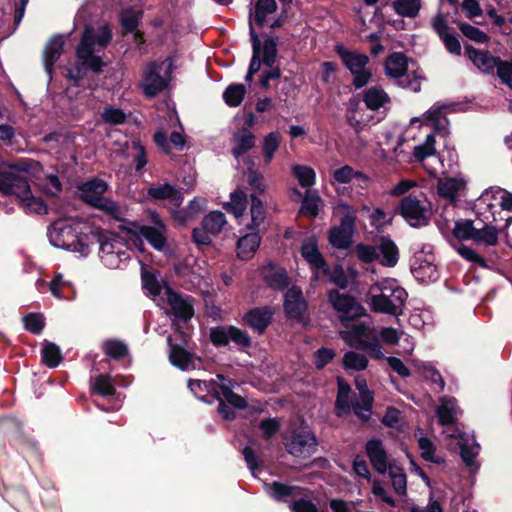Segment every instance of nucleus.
I'll return each instance as SVG.
<instances>
[{
	"label": "nucleus",
	"mask_w": 512,
	"mask_h": 512,
	"mask_svg": "<svg viewBox=\"0 0 512 512\" xmlns=\"http://www.w3.org/2000/svg\"><path fill=\"white\" fill-rule=\"evenodd\" d=\"M366 297L371 311L400 316L408 294L395 278H383L370 285Z\"/></svg>",
	"instance_id": "f257e3e1"
},
{
	"label": "nucleus",
	"mask_w": 512,
	"mask_h": 512,
	"mask_svg": "<svg viewBox=\"0 0 512 512\" xmlns=\"http://www.w3.org/2000/svg\"><path fill=\"white\" fill-rule=\"evenodd\" d=\"M125 235L111 232H101L99 235L100 258L105 266L110 269L121 268L129 258L132 247L143 250V240L132 230L124 231Z\"/></svg>",
	"instance_id": "f03ea898"
},
{
	"label": "nucleus",
	"mask_w": 512,
	"mask_h": 512,
	"mask_svg": "<svg viewBox=\"0 0 512 512\" xmlns=\"http://www.w3.org/2000/svg\"><path fill=\"white\" fill-rule=\"evenodd\" d=\"M111 40V31L107 25H102L96 30L86 28L77 49L79 63L98 73L104 66L100 57L94 55L96 48H104Z\"/></svg>",
	"instance_id": "7ed1b4c3"
},
{
	"label": "nucleus",
	"mask_w": 512,
	"mask_h": 512,
	"mask_svg": "<svg viewBox=\"0 0 512 512\" xmlns=\"http://www.w3.org/2000/svg\"><path fill=\"white\" fill-rule=\"evenodd\" d=\"M19 171L16 175L0 176V193L3 195H15L28 211L36 214L47 212L46 204L41 198L31 194L27 179Z\"/></svg>",
	"instance_id": "20e7f679"
},
{
	"label": "nucleus",
	"mask_w": 512,
	"mask_h": 512,
	"mask_svg": "<svg viewBox=\"0 0 512 512\" xmlns=\"http://www.w3.org/2000/svg\"><path fill=\"white\" fill-rule=\"evenodd\" d=\"M48 236L51 244L58 248L68 249L86 255L89 250V243L84 236H79L72 223L65 220L55 221Z\"/></svg>",
	"instance_id": "39448f33"
},
{
	"label": "nucleus",
	"mask_w": 512,
	"mask_h": 512,
	"mask_svg": "<svg viewBox=\"0 0 512 512\" xmlns=\"http://www.w3.org/2000/svg\"><path fill=\"white\" fill-rule=\"evenodd\" d=\"M230 384L231 382L227 381L223 375L218 374L216 380H189L188 387L191 390V392L200 399L204 400L205 396H202L201 393L207 392L209 394H212L216 398H219L220 395H222L227 400V403L235 408H245V399L240 395L235 394L232 391Z\"/></svg>",
	"instance_id": "423d86ee"
},
{
	"label": "nucleus",
	"mask_w": 512,
	"mask_h": 512,
	"mask_svg": "<svg viewBox=\"0 0 512 512\" xmlns=\"http://www.w3.org/2000/svg\"><path fill=\"white\" fill-rule=\"evenodd\" d=\"M171 67L170 60L151 62L144 67L139 87L146 97H154L167 88L171 79Z\"/></svg>",
	"instance_id": "0eeeda50"
},
{
	"label": "nucleus",
	"mask_w": 512,
	"mask_h": 512,
	"mask_svg": "<svg viewBox=\"0 0 512 512\" xmlns=\"http://www.w3.org/2000/svg\"><path fill=\"white\" fill-rule=\"evenodd\" d=\"M250 36L252 41L253 54L247 75L245 77V80L247 82L252 81L253 75L260 70L261 63L268 67H271L274 64L277 57V42L275 39L268 38L263 43H261L258 35L251 26Z\"/></svg>",
	"instance_id": "6e6552de"
},
{
	"label": "nucleus",
	"mask_w": 512,
	"mask_h": 512,
	"mask_svg": "<svg viewBox=\"0 0 512 512\" xmlns=\"http://www.w3.org/2000/svg\"><path fill=\"white\" fill-rule=\"evenodd\" d=\"M106 190V182L97 178L83 183L78 188L79 195L85 202L105 211L113 217H118L120 215V208L114 201L103 196Z\"/></svg>",
	"instance_id": "1a4fd4ad"
},
{
	"label": "nucleus",
	"mask_w": 512,
	"mask_h": 512,
	"mask_svg": "<svg viewBox=\"0 0 512 512\" xmlns=\"http://www.w3.org/2000/svg\"><path fill=\"white\" fill-rule=\"evenodd\" d=\"M465 49L469 59L479 70L489 73L497 68L500 79L512 88V62L501 61L488 51H479L472 46H467Z\"/></svg>",
	"instance_id": "9d476101"
},
{
	"label": "nucleus",
	"mask_w": 512,
	"mask_h": 512,
	"mask_svg": "<svg viewBox=\"0 0 512 512\" xmlns=\"http://www.w3.org/2000/svg\"><path fill=\"white\" fill-rule=\"evenodd\" d=\"M336 52L352 73L354 86L356 88L365 86L371 78V72L367 68L369 58L365 54L349 51L342 45L336 46Z\"/></svg>",
	"instance_id": "9b49d317"
},
{
	"label": "nucleus",
	"mask_w": 512,
	"mask_h": 512,
	"mask_svg": "<svg viewBox=\"0 0 512 512\" xmlns=\"http://www.w3.org/2000/svg\"><path fill=\"white\" fill-rule=\"evenodd\" d=\"M400 212L411 226L420 227L428 223L430 207L425 199L409 195L402 199Z\"/></svg>",
	"instance_id": "f8f14e48"
},
{
	"label": "nucleus",
	"mask_w": 512,
	"mask_h": 512,
	"mask_svg": "<svg viewBox=\"0 0 512 512\" xmlns=\"http://www.w3.org/2000/svg\"><path fill=\"white\" fill-rule=\"evenodd\" d=\"M300 253L312 270L314 280L318 281L322 278V275L328 273V264L319 251L318 240L314 235L308 236L303 240Z\"/></svg>",
	"instance_id": "ddd939ff"
},
{
	"label": "nucleus",
	"mask_w": 512,
	"mask_h": 512,
	"mask_svg": "<svg viewBox=\"0 0 512 512\" xmlns=\"http://www.w3.org/2000/svg\"><path fill=\"white\" fill-rule=\"evenodd\" d=\"M164 302L159 305L165 309L167 314H172L174 318L187 321L194 315L193 305L188 298H183L171 288L164 289Z\"/></svg>",
	"instance_id": "4468645a"
},
{
	"label": "nucleus",
	"mask_w": 512,
	"mask_h": 512,
	"mask_svg": "<svg viewBox=\"0 0 512 512\" xmlns=\"http://www.w3.org/2000/svg\"><path fill=\"white\" fill-rule=\"evenodd\" d=\"M329 301L338 312L342 323L365 314V309L348 294L331 291L329 293Z\"/></svg>",
	"instance_id": "2eb2a0df"
},
{
	"label": "nucleus",
	"mask_w": 512,
	"mask_h": 512,
	"mask_svg": "<svg viewBox=\"0 0 512 512\" xmlns=\"http://www.w3.org/2000/svg\"><path fill=\"white\" fill-rule=\"evenodd\" d=\"M501 222H483L484 225L480 228L475 229L474 242L483 244L486 246H495L498 243L500 235H507V228L512 222V217L509 215L500 216Z\"/></svg>",
	"instance_id": "dca6fc26"
},
{
	"label": "nucleus",
	"mask_w": 512,
	"mask_h": 512,
	"mask_svg": "<svg viewBox=\"0 0 512 512\" xmlns=\"http://www.w3.org/2000/svg\"><path fill=\"white\" fill-rule=\"evenodd\" d=\"M317 446L316 437L308 429H302L285 439L287 451L296 457H305L314 452Z\"/></svg>",
	"instance_id": "f3484780"
},
{
	"label": "nucleus",
	"mask_w": 512,
	"mask_h": 512,
	"mask_svg": "<svg viewBox=\"0 0 512 512\" xmlns=\"http://www.w3.org/2000/svg\"><path fill=\"white\" fill-rule=\"evenodd\" d=\"M169 121L171 125L178 124V129L173 130L170 134L169 140L166 137V133L163 129L157 131L154 134V142L161 148L166 154L172 152V150H182L185 146V138L183 136V128L180 124L179 118L176 112L169 114Z\"/></svg>",
	"instance_id": "a211bd4d"
},
{
	"label": "nucleus",
	"mask_w": 512,
	"mask_h": 512,
	"mask_svg": "<svg viewBox=\"0 0 512 512\" xmlns=\"http://www.w3.org/2000/svg\"><path fill=\"white\" fill-rule=\"evenodd\" d=\"M494 189L495 187L485 190L475 202V213L481 222H503L497 217L501 213Z\"/></svg>",
	"instance_id": "6ab92c4d"
},
{
	"label": "nucleus",
	"mask_w": 512,
	"mask_h": 512,
	"mask_svg": "<svg viewBox=\"0 0 512 512\" xmlns=\"http://www.w3.org/2000/svg\"><path fill=\"white\" fill-rule=\"evenodd\" d=\"M435 257L423 251L416 253L411 261V271L414 277L421 282H433L438 279V270Z\"/></svg>",
	"instance_id": "aec40b11"
},
{
	"label": "nucleus",
	"mask_w": 512,
	"mask_h": 512,
	"mask_svg": "<svg viewBox=\"0 0 512 512\" xmlns=\"http://www.w3.org/2000/svg\"><path fill=\"white\" fill-rule=\"evenodd\" d=\"M150 215L154 227L141 226L138 232H134L140 237L141 240L142 237H144L155 249L162 250L166 245V226L157 213L151 212Z\"/></svg>",
	"instance_id": "412c9836"
},
{
	"label": "nucleus",
	"mask_w": 512,
	"mask_h": 512,
	"mask_svg": "<svg viewBox=\"0 0 512 512\" xmlns=\"http://www.w3.org/2000/svg\"><path fill=\"white\" fill-rule=\"evenodd\" d=\"M210 339L216 346L227 345L230 341L241 346H249L251 342L247 333L234 326L211 329Z\"/></svg>",
	"instance_id": "4be33fe9"
},
{
	"label": "nucleus",
	"mask_w": 512,
	"mask_h": 512,
	"mask_svg": "<svg viewBox=\"0 0 512 512\" xmlns=\"http://www.w3.org/2000/svg\"><path fill=\"white\" fill-rule=\"evenodd\" d=\"M413 155L418 162L422 163L423 167L431 175H435L437 173L438 167L427 164V159H432L439 166L442 165L441 159L436 152L435 137L433 134H428L423 144L414 147Z\"/></svg>",
	"instance_id": "5701e85b"
},
{
	"label": "nucleus",
	"mask_w": 512,
	"mask_h": 512,
	"mask_svg": "<svg viewBox=\"0 0 512 512\" xmlns=\"http://www.w3.org/2000/svg\"><path fill=\"white\" fill-rule=\"evenodd\" d=\"M306 302L302 290L296 286L288 289L284 299V309L288 317L301 319L306 311Z\"/></svg>",
	"instance_id": "b1692460"
},
{
	"label": "nucleus",
	"mask_w": 512,
	"mask_h": 512,
	"mask_svg": "<svg viewBox=\"0 0 512 512\" xmlns=\"http://www.w3.org/2000/svg\"><path fill=\"white\" fill-rule=\"evenodd\" d=\"M355 385L359 391V401L352 403V409L359 418L366 420L371 412L373 395L368 389L365 379L361 377L356 378Z\"/></svg>",
	"instance_id": "393cba45"
},
{
	"label": "nucleus",
	"mask_w": 512,
	"mask_h": 512,
	"mask_svg": "<svg viewBox=\"0 0 512 512\" xmlns=\"http://www.w3.org/2000/svg\"><path fill=\"white\" fill-rule=\"evenodd\" d=\"M366 453L374 469L377 472L384 474L390 463L382 442L379 439L369 440L366 444Z\"/></svg>",
	"instance_id": "a878e982"
},
{
	"label": "nucleus",
	"mask_w": 512,
	"mask_h": 512,
	"mask_svg": "<svg viewBox=\"0 0 512 512\" xmlns=\"http://www.w3.org/2000/svg\"><path fill=\"white\" fill-rule=\"evenodd\" d=\"M447 435L451 438H459L458 444L461 450L462 460L467 466L477 469L476 457L479 454L480 446L475 442V440L461 433L458 435L448 433Z\"/></svg>",
	"instance_id": "bb28decb"
},
{
	"label": "nucleus",
	"mask_w": 512,
	"mask_h": 512,
	"mask_svg": "<svg viewBox=\"0 0 512 512\" xmlns=\"http://www.w3.org/2000/svg\"><path fill=\"white\" fill-rule=\"evenodd\" d=\"M465 186L466 180L463 177H445L438 180L437 191L441 197L455 201Z\"/></svg>",
	"instance_id": "cd10ccee"
},
{
	"label": "nucleus",
	"mask_w": 512,
	"mask_h": 512,
	"mask_svg": "<svg viewBox=\"0 0 512 512\" xmlns=\"http://www.w3.org/2000/svg\"><path fill=\"white\" fill-rule=\"evenodd\" d=\"M370 329L364 324H354L340 332L342 339L351 347L363 349L367 346Z\"/></svg>",
	"instance_id": "c85d7f7f"
},
{
	"label": "nucleus",
	"mask_w": 512,
	"mask_h": 512,
	"mask_svg": "<svg viewBox=\"0 0 512 512\" xmlns=\"http://www.w3.org/2000/svg\"><path fill=\"white\" fill-rule=\"evenodd\" d=\"M355 180L358 185L362 188L368 186L369 178L361 173L360 171L354 170L349 165H344L342 167L336 168L332 172V184H347L351 181Z\"/></svg>",
	"instance_id": "c756f323"
},
{
	"label": "nucleus",
	"mask_w": 512,
	"mask_h": 512,
	"mask_svg": "<svg viewBox=\"0 0 512 512\" xmlns=\"http://www.w3.org/2000/svg\"><path fill=\"white\" fill-rule=\"evenodd\" d=\"M141 278L143 288L147 293L153 297L157 302V305H163L161 302H164V289L169 287L162 285L157 279L155 273L147 270L145 267H142Z\"/></svg>",
	"instance_id": "7c9ffc66"
},
{
	"label": "nucleus",
	"mask_w": 512,
	"mask_h": 512,
	"mask_svg": "<svg viewBox=\"0 0 512 512\" xmlns=\"http://www.w3.org/2000/svg\"><path fill=\"white\" fill-rule=\"evenodd\" d=\"M273 311L268 307L254 308L244 316V322L254 331L262 333L271 321Z\"/></svg>",
	"instance_id": "2f4dec72"
},
{
	"label": "nucleus",
	"mask_w": 512,
	"mask_h": 512,
	"mask_svg": "<svg viewBox=\"0 0 512 512\" xmlns=\"http://www.w3.org/2000/svg\"><path fill=\"white\" fill-rule=\"evenodd\" d=\"M260 243L261 237L259 232L252 231L251 233L245 234L239 238L237 242V256L241 260L251 259L258 250Z\"/></svg>",
	"instance_id": "473e14b6"
},
{
	"label": "nucleus",
	"mask_w": 512,
	"mask_h": 512,
	"mask_svg": "<svg viewBox=\"0 0 512 512\" xmlns=\"http://www.w3.org/2000/svg\"><path fill=\"white\" fill-rule=\"evenodd\" d=\"M460 413L461 412L457 406L455 398H441L440 405L437 409V417L439 424H441L442 426H449L453 424L457 420Z\"/></svg>",
	"instance_id": "72a5a7b5"
},
{
	"label": "nucleus",
	"mask_w": 512,
	"mask_h": 512,
	"mask_svg": "<svg viewBox=\"0 0 512 512\" xmlns=\"http://www.w3.org/2000/svg\"><path fill=\"white\" fill-rule=\"evenodd\" d=\"M261 274L265 282L274 289H283L289 283L285 269L272 263L265 265L262 268Z\"/></svg>",
	"instance_id": "f704fd0d"
},
{
	"label": "nucleus",
	"mask_w": 512,
	"mask_h": 512,
	"mask_svg": "<svg viewBox=\"0 0 512 512\" xmlns=\"http://www.w3.org/2000/svg\"><path fill=\"white\" fill-rule=\"evenodd\" d=\"M379 263L385 267H394L399 260V251L396 244L387 236L379 240Z\"/></svg>",
	"instance_id": "c9c22d12"
},
{
	"label": "nucleus",
	"mask_w": 512,
	"mask_h": 512,
	"mask_svg": "<svg viewBox=\"0 0 512 512\" xmlns=\"http://www.w3.org/2000/svg\"><path fill=\"white\" fill-rule=\"evenodd\" d=\"M249 215L250 221L245 224V227L248 230L259 232L260 228L265 223L267 211L263 202L254 195H251Z\"/></svg>",
	"instance_id": "e433bc0d"
},
{
	"label": "nucleus",
	"mask_w": 512,
	"mask_h": 512,
	"mask_svg": "<svg viewBox=\"0 0 512 512\" xmlns=\"http://www.w3.org/2000/svg\"><path fill=\"white\" fill-rule=\"evenodd\" d=\"M354 226L340 223L339 226L331 228L329 232V243L337 249H347L352 242Z\"/></svg>",
	"instance_id": "4c0bfd02"
},
{
	"label": "nucleus",
	"mask_w": 512,
	"mask_h": 512,
	"mask_svg": "<svg viewBox=\"0 0 512 512\" xmlns=\"http://www.w3.org/2000/svg\"><path fill=\"white\" fill-rule=\"evenodd\" d=\"M386 74L397 81L408 72L407 58L402 53H393L385 62Z\"/></svg>",
	"instance_id": "58836bf2"
},
{
	"label": "nucleus",
	"mask_w": 512,
	"mask_h": 512,
	"mask_svg": "<svg viewBox=\"0 0 512 512\" xmlns=\"http://www.w3.org/2000/svg\"><path fill=\"white\" fill-rule=\"evenodd\" d=\"M254 135L247 128H240L233 134V155L238 158L254 146Z\"/></svg>",
	"instance_id": "ea45409f"
},
{
	"label": "nucleus",
	"mask_w": 512,
	"mask_h": 512,
	"mask_svg": "<svg viewBox=\"0 0 512 512\" xmlns=\"http://www.w3.org/2000/svg\"><path fill=\"white\" fill-rule=\"evenodd\" d=\"M346 119L350 126L358 130L369 123L370 116L366 113L365 109L359 104L358 101L353 100L349 102V107L346 112Z\"/></svg>",
	"instance_id": "a19ab883"
},
{
	"label": "nucleus",
	"mask_w": 512,
	"mask_h": 512,
	"mask_svg": "<svg viewBox=\"0 0 512 512\" xmlns=\"http://www.w3.org/2000/svg\"><path fill=\"white\" fill-rule=\"evenodd\" d=\"M266 492L275 500L286 501L289 498H296L302 495V489L297 486H289L280 482H273L266 485Z\"/></svg>",
	"instance_id": "79ce46f5"
},
{
	"label": "nucleus",
	"mask_w": 512,
	"mask_h": 512,
	"mask_svg": "<svg viewBox=\"0 0 512 512\" xmlns=\"http://www.w3.org/2000/svg\"><path fill=\"white\" fill-rule=\"evenodd\" d=\"M63 48V39L61 37H53L46 45L43 55L44 67L51 77L53 64L60 57Z\"/></svg>",
	"instance_id": "37998d69"
},
{
	"label": "nucleus",
	"mask_w": 512,
	"mask_h": 512,
	"mask_svg": "<svg viewBox=\"0 0 512 512\" xmlns=\"http://www.w3.org/2000/svg\"><path fill=\"white\" fill-rule=\"evenodd\" d=\"M167 340H168L169 345L171 346V350H170V354H169L170 362L174 366H176L182 370L193 369L195 367V365L193 362L192 355L190 353H188L187 351H185L184 349H182L181 347H179L177 345H172L170 337H168Z\"/></svg>",
	"instance_id": "c03bdc74"
},
{
	"label": "nucleus",
	"mask_w": 512,
	"mask_h": 512,
	"mask_svg": "<svg viewBox=\"0 0 512 512\" xmlns=\"http://www.w3.org/2000/svg\"><path fill=\"white\" fill-rule=\"evenodd\" d=\"M363 100L367 108L378 110L389 102V96L380 87H370L363 93Z\"/></svg>",
	"instance_id": "a18cd8bd"
},
{
	"label": "nucleus",
	"mask_w": 512,
	"mask_h": 512,
	"mask_svg": "<svg viewBox=\"0 0 512 512\" xmlns=\"http://www.w3.org/2000/svg\"><path fill=\"white\" fill-rule=\"evenodd\" d=\"M247 207L246 193L238 189L231 193L230 201L224 204V209L233 214L235 218L241 219Z\"/></svg>",
	"instance_id": "49530a36"
},
{
	"label": "nucleus",
	"mask_w": 512,
	"mask_h": 512,
	"mask_svg": "<svg viewBox=\"0 0 512 512\" xmlns=\"http://www.w3.org/2000/svg\"><path fill=\"white\" fill-rule=\"evenodd\" d=\"M445 106L442 105H434L432 106L425 114V120L437 131L443 132L446 131V126L448 124L447 118L444 116Z\"/></svg>",
	"instance_id": "de8ad7c7"
},
{
	"label": "nucleus",
	"mask_w": 512,
	"mask_h": 512,
	"mask_svg": "<svg viewBox=\"0 0 512 512\" xmlns=\"http://www.w3.org/2000/svg\"><path fill=\"white\" fill-rule=\"evenodd\" d=\"M148 194L154 199H170L175 205H180L182 202L179 192L167 183L150 187Z\"/></svg>",
	"instance_id": "09e8293b"
},
{
	"label": "nucleus",
	"mask_w": 512,
	"mask_h": 512,
	"mask_svg": "<svg viewBox=\"0 0 512 512\" xmlns=\"http://www.w3.org/2000/svg\"><path fill=\"white\" fill-rule=\"evenodd\" d=\"M387 470H389V476L394 491L400 496L405 495L407 491V478L403 468L397 466L395 463H390Z\"/></svg>",
	"instance_id": "8fccbe9b"
},
{
	"label": "nucleus",
	"mask_w": 512,
	"mask_h": 512,
	"mask_svg": "<svg viewBox=\"0 0 512 512\" xmlns=\"http://www.w3.org/2000/svg\"><path fill=\"white\" fill-rule=\"evenodd\" d=\"M350 387L343 379L338 378V395L336 399V411L338 416L349 413L352 405L349 401Z\"/></svg>",
	"instance_id": "3c124183"
},
{
	"label": "nucleus",
	"mask_w": 512,
	"mask_h": 512,
	"mask_svg": "<svg viewBox=\"0 0 512 512\" xmlns=\"http://www.w3.org/2000/svg\"><path fill=\"white\" fill-rule=\"evenodd\" d=\"M322 200L314 190H307L301 206V213L309 217H315L318 214Z\"/></svg>",
	"instance_id": "603ef678"
},
{
	"label": "nucleus",
	"mask_w": 512,
	"mask_h": 512,
	"mask_svg": "<svg viewBox=\"0 0 512 512\" xmlns=\"http://www.w3.org/2000/svg\"><path fill=\"white\" fill-rule=\"evenodd\" d=\"M277 9L275 0H257L254 7V21L262 26L266 22L268 15L274 13Z\"/></svg>",
	"instance_id": "864d4df0"
},
{
	"label": "nucleus",
	"mask_w": 512,
	"mask_h": 512,
	"mask_svg": "<svg viewBox=\"0 0 512 512\" xmlns=\"http://www.w3.org/2000/svg\"><path fill=\"white\" fill-rule=\"evenodd\" d=\"M226 223L224 213L213 211L203 219V228L210 234H218L222 231Z\"/></svg>",
	"instance_id": "5fc2aeb1"
},
{
	"label": "nucleus",
	"mask_w": 512,
	"mask_h": 512,
	"mask_svg": "<svg viewBox=\"0 0 512 512\" xmlns=\"http://www.w3.org/2000/svg\"><path fill=\"white\" fill-rule=\"evenodd\" d=\"M393 8L395 12L403 17L413 18L418 15L421 8L420 0H394Z\"/></svg>",
	"instance_id": "6e6d98bb"
},
{
	"label": "nucleus",
	"mask_w": 512,
	"mask_h": 512,
	"mask_svg": "<svg viewBox=\"0 0 512 512\" xmlns=\"http://www.w3.org/2000/svg\"><path fill=\"white\" fill-rule=\"evenodd\" d=\"M245 94L246 87L243 84H231L225 89L223 99L228 106L237 107L242 103Z\"/></svg>",
	"instance_id": "4d7b16f0"
},
{
	"label": "nucleus",
	"mask_w": 512,
	"mask_h": 512,
	"mask_svg": "<svg viewBox=\"0 0 512 512\" xmlns=\"http://www.w3.org/2000/svg\"><path fill=\"white\" fill-rule=\"evenodd\" d=\"M37 185L47 195L56 196L62 189V184L57 175L45 174L37 177Z\"/></svg>",
	"instance_id": "13d9d810"
},
{
	"label": "nucleus",
	"mask_w": 512,
	"mask_h": 512,
	"mask_svg": "<svg viewBox=\"0 0 512 512\" xmlns=\"http://www.w3.org/2000/svg\"><path fill=\"white\" fill-rule=\"evenodd\" d=\"M292 172L303 188H309L316 182V173L309 166L295 165L292 167Z\"/></svg>",
	"instance_id": "bf43d9fd"
},
{
	"label": "nucleus",
	"mask_w": 512,
	"mask_h": 512,
	"mask_svg": "<svg viewBox=\"0 0 512 512\" xmlns=\"http://www.w3.org/2000/svg\"><path fill=\"white\" fill-rule=\"evenodd\" d=\"M343 365L346 370H364L368 365V359L365 355L358 352H347L343 357Z\"/></svg>",
	"instance_id": "052dcab7"
},
{
	"label": "nucleus",
	"mask_w": 512,
	"mask_h": 512,
	"mask_svg": "<svg viewBox=\"0 0 512 512\" xmlns=\"http://www.w3.org/2000/svg\"><path fill=\"white\" fill-rule=\"evenodd\" d=\"M62 360L61 352L58 346L53 343H45L42 348V361L50 368L60 364Z\"/></svg>",
	"instance_id": "680f3d73"
},
{
	"label": "nucleus",
	"mask_w": 512,
	"mask_h": 512,
	"mask_svg": "<svg viewBox=\"0 0 512 512\" xmlns=\"http://www.w3.org/2000/svg\"><path fill=\"white\" fill-rule=\"evenodd\" d=\"M281 141L280 134L277 132H271L269 133L263 141V154H264V160L267 164H269L273 157L274 153L279 148Z\"/></svg>",
	"instance_id": "e2e57ef3"
},
{
	"label": "nucleus",
	"mask_w": 512,
	"mask_h": 512,
	"mask_svg": "<svg viewBox=\"0 0 512 512\" xmlns=\"http://www.w3.org/2000/svg\"><path fill=\"white\" fill-rule=\"evenodd\" d=\"M393 220V214L387 211H384L381 208H375L369 214V222L372 227L377 230H381L384 227L391 224Z\"/></svg>",
	"instance_id": "0e129e2a"
},
{
	"label": "nucleus",
	"mask_w": 512,
	"mask_h": 512,
	"mask_svg": "<svg viewBox=\"0 0 512 512\" xmlns=\"http://www.w3.org/2000/svg\"><path fill=\"white\" fill-rule=\"evenodd\" d=\"M354 251L357 258L362 262L371 263L376 260L379 261L378 245L357 244Z\"/></svg>",
	"instance_id": "69168bd1"
},
{
	"label": "nucleus",
	"mask_w": 512,
	"mask_h": 512,
	"mask_svg": "<svg viewBox=\"0 0 512 512\" xmlns=\"http://www.w3.org/2000/svg\"><path fill=\"white\" fill-rule=\"evenodd\" d=\"M102 121L109 125H120L125 122V112L113 106H106L101 113Z\"/></svg>",
	"instance_id": "338daca9"
},
{
	"label": "nucleus",
	"mask_w": 512,
	"mask_h": 512,
	"mask_svg": "<svg viewBox=\"0 0 512 512\" xmlns=\"http://www.w3.org/2000/svg\"><path fill=\"white\" fill-rule=\"evenodd\" d=\"M476 227L472 221L462 220L455 223L453 234L460 240H473Z\"/></svg>",
	"instance_id": "774afa93"
}]
</instances>
